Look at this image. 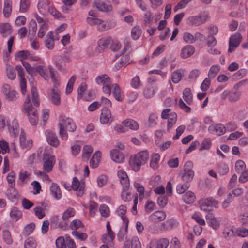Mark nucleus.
<instances>
[{
    "label": "nucleus",
    "instance_id": "46",
    "mask_svg": "<svg viewBox=\"0 0 248 248\" xmlns=\"http://www.w3.org/2000/svg\"><path fill=\"white\" fill-rule=\"evenodd\" d=\"M23 111L28 114H29L31 112H33L34 110H36V109L33 108L32 104L31 103L30 97L28 96L23 105Z\"/></svg>",
    "mask_w": 248,
    "mask_h": 248
},
{
    "label": "nucleus",
    "instance_id": "39",
    "mask_svg": "<svg viewBox=\"0 0 248 248\" xmlns=\"http://www.w3.org/2000/svg\"><path fill=\"white\" fill-rule=\"evenodd\" d=\"M36 71L39 73L40 75L45 80H48L50 78L49 70L43 65H39L36 67Z\"/></svg>",
    "mask_w": 248,
    "mask_h": 248
},
{
    "label": "nucleus",
    "instance_id": "64",
    "mask_svg": "<svg viewBox=\"0 0 248 248\" xmlns=\"http://www.w3.org/2000/svg\"><path fill=\"white\" fill-rule=\"evenodd\" d=\"M192 218L195 220L198 224L204 226L205 224V220L202 218V215L200 212H196L192 216Z\"/></svg>",
    "mask_w": 248,
    "mask_h": 248
},
{
    "label": "nucleus",
    "instance_id": "45",
    "mask_svg": "<svg viewBox=\"0 0 248 248\" xmlns=\"http://www.w3.org/2000/svg\"><path fill=\"white\" fill-rule=\"evenodd\" d=\"M183 74V70H176L173 72L171 75V79L174 83H178L181 80Z\"/></svg>",
    "mask_w": 248,
    "mask_h": 248
},
{
    "label": "nucleus",
    "instance_id": "24",
    "mask_svg": "<svg viewBox=\"0 0 248 248\" xmlns=\"http://www.w3.org/2000/svg\"><path fill=\"white\" fill-rule=\"evenodd\" d=\"M51 6L49 0H39L37 3V9L40 14L46 15Z\"/></svg>",
    "mask_w": 248,
    "mask_h": 248
},
{
    "label": "nucleus",
    "instance_id": "7",
    "mask_svg": "<svg viewBox=\"0 0 248 248\" xmlns=\"http://www.w3.org/2000/svg\"><path fill=\"white\" fill-rule=\"evenodd\" d=\"M53 61L56 67L63 74L67 73V70L64 68L63 65L69 63L71 61L70 58L67 55L62 54L57 55L53 58Z\"/></svg>",
    "mask_w": 248,
    "mask_h": 248
},
{
    "label": "nucleus",
    "instance_id": "23",
    "mask_svg": "<svg viewBox=\"0 0 248 248\" xmlns=\"http://www.w3.org/2000/svg\"><path fill=\"white\" fill-rule=\"evenodd\" d=\"M17 71L18 76L20 77V86L21 92L25 94L26 92V80L24 77V73L23 68L20 65H17L16 67Z\"/></svg>",
    "mask_w": 248,
    "mask_h": 248
},
{
    "label": "nucleus",
    "instance_id": "9",
    "mask_svg": "<svg viewBox=\"0 0 248 248\" xmlns=\"http://www.w3.org/2000/svg\"><path fill=\"white\" fill-rule=\"evenodd\" d=\"M218 203V201L212 197L202 198L199 201L200 209L204 211H207L212 207L217 208Z\"/></svg>",
    "mask_w": 248,
    "mask_h": 248
},
{
    "label": "nucleus",
    "instance_id": "62",
    "mask_svg": "<svg viewBox=\"0 0 248 248\" xmlns=\"http://www.w3.org/2000/svg\"><path fill=\"white\" fill-rule=\"evenodd\" d=\"M36 241L32 237H29L27 239L24 243V248H36Z\"/></svg>",
    "mask_w": 248,
    "mask_h": 248
},
{
    "label": "nucleus",
    "instance_id": "5",
    "mask_svg": "<svg viewBox=\"0 0 248 248\" xmlns=\"http://www.w3.org/2000/svg\"><path fill=\"white\" fill-rule=\"evenodd\" d=\"M183 99L186 103L185 104L182 99H179L178 102L179 107L186 112H189L191 108L188 106L193 101V96L189 88H185L183 91Z\"/></svg>",
    "mask_w": 248,
    "mask_h": 248
},
{
    "label": "nucleus",
    "instance_id": "40",
    "mask_svg": "<svg viewBox=\"0 0 248 248\" xmlns=\"http://www.w3.org/2000/svg\"><path fill=\"white\" fill-rule=\"evenodd\" d=\"M48 70H49L50 75L51 76V80L54 83V85L57 87L60 84V78L58 73L56 72L52 66H48Z\"/></svg>",
    "mask_w": 248,
    "mask_h": 248
},
{
    "label": "nucleus",
    "instance_id": "31",
    "mask_svg": "<svg viewBox=\"0 0 248 248\" xmlns=\"http://www.w3.org/2000/svg\"><path fill=\"white\" fill-rule=\"evenodd\" d=\"M21 146L23 148H30L32 145V141L31 139H27L25 133L21 131L19 136Z\"/></svg>",
    "mask_w": 248,
    "mask_h": 248
},
{
    "label": "nucleus",
    "instance_id": "13",
    "mask_svg": "<svg viewBox=\"0 0 248 248\" xmlns=\"http://www.w3.org/2000/svg\"><path fill=\"white\" fill-rule=\"evenodd\" d=\"M205 218L208 225L213 230H217L220 228V217H216L213 213L209 212L205 216Z\"/></svg>",
    "mask_w": 248,
    "mask_h": 248
},
{
    "label": "nucleus",
    "instance_id": "2",
    "mask_svg": "<svg viewBox=\"0 0 248 248\" xmlns=\"http://www.w3.org/2000/svg\"><path fill=\"white\" fill-rule=\"evenodd\" d=\"M149 152L143 150L132 155L129 159V165L135 171H139L142 165L145 164L149 159Z\"/></svg>",
    "mask_w": 248,
    "mask_h": 248
},
{
    "label": "nucleus",
    "instance_id": "63",
    "mask_svg": "<svg viewBox=\"0 0 248 248\" xmlns=\"http://www.w3.org/2000/svg\"><path fill=\"white\" fill-rule=\"evenodd\" d=\"M220 70V66L217 65H214L211 67L208 72V77L210 78H213L217 75Z\"/></svg>",
    "mask_w": 248,
    "mask_h": 248
},
{
    "label": "nucleus",
    "instance_id": "37",
    "mask_svg": "<svg viewBox=\"0 0 248 248\" xmlns=\"http://www.w3.org/2000/svg\"><path fill=\"white\" fill-rule=\"evenodd\" d=\"M10 216L14 221H17L22 217V213L17 207H13L10 211Z\"/></svg>",
    "mask_w": 248,
    "mask_h": 248
},
{
    "label": "nucleus",
    "instance_id": "43",
    "mask_svg": "<svg viewBox=\"0 0 248 248\" xmlns=\"http://www.w3.org/2000/svg\"><path fill=\"white\" fill-rule=\"evenodd\" d=\"M134 187L139 193L140 200H143L145 196H149L150 193L147 192L145 193L144 187L140 184L139 183H135Z\"/></svg>",
    "mask_w": 248,
    "mask_h": 248
},
{
    "label": "nucleus",
    "instance_id": "25",
    "mask_svg": "<svg viewBox=\"0 0 248 248\" xmlns=\"http://www.w3.org/2000/svg\"><path fill=\"white\" fill-rule=\"evenodd\" d=\"M166 217V214L163 211H156L153 213L149 217V220L152 222L157 223L164 220Z\"/></svg>",
    "mask_w": 248,
    "mask_h": 248
},
{
    "label": "nucleus",
    "instance_id": "26",
    "mask_svg": "<svg viewBox=\"0 0 248 248\" xmlns=\"http://www.w3.org/2000/svg\"><path fill=\"white\" fill-rule=\"evenodd\" d=\"M110 156L111 160L116 163H123L124 160V155L116 149H114L110 151Z\"/></svg>",
    "mask_w": 248,
    "mask_h": 248
},
{
    "label": "nucleus",
    "instance_id": "36",
    "mask_svg": "<svg viewBox=\"0 0 248 248\" xmlns=\"http://www.w3.org/2000/svg\"><path fill=\"white\" fill-rule=\"evenodd\" d=\"M30 174L27 171L21 170L18 176V184L22 185L28 183Z\"/></svg>",
    "mask_w": 248,
    "mask_h": 248
},
{
    "label": "nucleus",
    "instance_id": "61",
    "mask_svg": "<svg viewBox=\"0 0 248 248\" xmlns=\"http://www.w3.org/2000/svg\"><path fill=\"white\" fill-rule=\"evenodd\" d=\"M83 227L81 221L78 219L73 220L70 224V228L73 231H76L77 230Z\"/></svg>",
    "mask_w": 248,
    "mask_h": 248
},
{
    "label": "nucleus",
    "instance_id": "38",
    "mask_svg": "<svg viewBox=\"0 0 248 248\" xmlns=\"http://www.w3.org/2000/svg\"><path fill=\"white\" fill-rule=\"evenodd\" d=\"M11 32L12 28L10 24L7 23H0V33L3 37L9 35Z\"/></svg>",
    "mask_w": 248,
    "mask_h": 248
},
{
    "label": "nucleus",
    "instance_id": "59",
    "mask_svg": "<svg viewBox=\"0 0 248 248\" xmlns=\"http://www.w3.org/2000/svg\"><path fill=\"white\" fill-rule=\"evenodd\" d=\"M142 31L140 27L136 26L133 27L131 30V36L134 40H137L139 39L141 34Z\"/></svg>",
    "mask_w": 248,
    "mask_h": 248
},
{
    "label": "nucleus",
    "instance_id": "4",
    "mask_svg": "<svg viewBox=\"0 0 248 248\" xmlns=\"http://www.w3.org/2000/svg\"><path fill=\"white\" fill-rule=\"evenodd\" d=\"M95 81L96 83L102 87L104 93L108 96L111 95V80L109 76L104 74L97 76Z\"/></svg>",
    "mask_w": 248,
    "mask_h": 248
},
{
    "label": "nucleus",
    "instance_id": "27",
    "mask_svg": "<svg viewBox=\"0 0 248 248\" xmlns=\"http://www.w3.org/2000/svg\"><path fill=\"white\" fill-rule=\"evenodd\" d=\"M107 233L103 236L102 241L103 243H108L111 242L115 237V234L111 229L109 222L106 224Z\"/></svg>",
    "mask_w": 248,
    "mask_h": 248
},
{
    "label": "nucleus",
    "instance_id": "17",
    "mask_svg": "<svg viewBox=\"0 0 248 248\" xmlns=\"http://www.w3.org/2000/svg\"><path fill=\"white\" fill-rule=\"evenodd\" d=\"M94 5L98 10L102 12H110L113 9L109 0H95Z\"/></svg>",
    "mask_w": 248,
    "mask_h": 248
},
{
    "label": "nucleus",
    "instance_id": "11",
    "mask_svg": "<svg viewBox=\"0 0 248 248\" xmlns=\"http://www.w3.org/2000/svg\"><path fill=\"white\" fill-rule=\"evenodd\" d=\"M192 166L193 163L191 161H187L185 164L184 172L182 175V180L188 183L192 180L194 176V171L190 169Z\"/></svg>",
    "mask_w": 248,
    "mask_h": 248
},
{
    "label": "nucleus",
    "instance_id": "44",
    "mask_svg": "<svg viewBox=\"0 0 248 248\" xmlns=\"http://www.w3.org/2000/svg\"><path fill=\"white\" fill-rule=\"evenodd\" d=\"M160 155L157 153H153L151 155L150 165L154 170H156L158 168L159 161L160 160Z\"/></svg>",
    "mask_w": 248,
    "mask_h": 248
},
{
    "label": "nucleus",
    "instance_id": "53",
    "mask_svg": "<svg viewBox=\"0 0 248 248\" xmlns=\"http://www.w3.org/2000/svg\"><path fill=\"white\" fill-rule=\"evenodd\" d=\"M30 55V52L28 50H21L17 52L15 55L16 60L22 61L23 60L28 59Z\"/></svg>",
    "mask_w": 248,
    "mask_h": 248
},
{
    "label": "nucleus",
    "instance_id": "1",
    "mask_svg": "<svg viewBox=\"0 0 248 248\" xmlns=\"http://www.w3.org/2000/svg\"><path fill=\"white\" fill-rule=\"evenodd\" d=\"M58 127L59 134L62 140H67L68 138L67 131L73 132L76 131L77 126L73 120L65 115H60L58 117Z\"/></svg>",
    "mask_w": 248,
    "mask_h": 248
},
{
    "label": "nucleus",
    "instance_id": "58",
    "mask_svg": "<svg viewBox=\"0 0 248 248\" xmlns=\"http://www.w3.org/2000/svg\"><path fill=\"white\" fill-rule=\"evenodd\" d=\"M35 215L37 217L41 219L43 218L46 215L45 210L41 206H36L33 208Z\"/></svg>",
    "mask_w": 248,
    "mask_h": 248
},
{
    "label": "nucleus",
    "instance_id": "33",
    "mask_svg": "<svg viewBox=\"0 0 248 248\" xmlns=\"http://www.w3.org/2000/svg\"><path fill=\"white\" fill-rule=\"evenodd\" d=\"M14 38L13 36L10 37L7 42V50L4 52L3 61L6 63L10 59V56L11 53L12 46L14 43Z\"/></svg>",
    "mask_w": 248,
    "mask_h": 248
},
{
    "label": "nucleus",
    "instance_id": "34",
    "mask_svg": "<svg viewBox=\"0 0 248 248\" xmlns=\"http://www.w3.org/2000/svg\"><path fill=\"white\" fill-rule=\"evenodd\" d=\"M50 190L52 195L56 199L59 200L62 197V192L59 185L56 183H52L50 186Z\"/></svg>",
    "mask_w": 248,
    "mask_h": 248
},
{
    "label": "nucleus",
    "instance_id": "48",
    "mask_svg": "<svg viewBox=\"0 0 248 248\" xmlns=\"http://www.w3.org/2000/svg\"><path fill=\"white\" fill-rule=\"evenodd\" d=\"M7 197L11 201L13 202H16L19 197L18 192L15 188H12L8 190Z\"/></svg>",
    "mask_w": 248,
    "mask_h": 248
},
{
    "label": "nucleus",
    "instance_id": "52",
    "mask_svg": "<svg viewBox=\"0 0 248 248\" xmlns=\"http://www.w3.org/2000/svg\"><path fill=\"white\" fill-rule=\"evenodd\" d=\"M93 151V147L91 145H85L84 146L82 151V158L84 160H87L90 156Z\"/></svg>",
    "mask_w": 248,
    "mask_h": 248
},
{
    "label": "nucleus",
    "instance_id": "14",
    "mask_svg": "<svg viewBox=\"0 0 248 248\" xmlns=\"http://www.w3.org/2000/svg\"><path fill=\"white\" fill-rule=\"evenodd\" d=\"M2 93L4 95L5 98L10 101H15L16 99L18 96L17 92L11 89V87L8 84H5L2 88Z\"/></svg>",
    "mask_w": 248,
    "mask_h": 248
},
{
    "label": "nucleus",
    "instance_id": "41",
    "mask_svg": "<svg viewBox=\"0 0 248 248\" xmlns=\"http://www.w3.org/2000/svg\"><path fill=\"white\" fill-rule=\"evenodd\" d=\"M12 2L11 0H4V7H3V16L5 18L10 17L12 11Z\"/></svg>",
    "mask_w": 248,
    "mask_h": 248
},
{
    "label": "nucleus",
    "instance_id": "35",
    "mask_svg": "<svg viewBox=\"0 0 248 248\" xmlns=\"http://www.w3.org/2000/svg\"><path fill=\"white\" fill-rule=\"evenodd\" d=\"M122 124L125 127L132 130H137L139 129L138 123L131 119H127L122 122Z\"/></svg>",
    "mask_w": 248,
    "mask_h": 248
},
{
    "label": "nucleus",
    "instance_id": "60",
    "mask_svg": "<svg viewBox=\"0 0 248 248\" xmlns=\"http://www.w3.org/2000/svg\"><path fill=\"white\" fill-rule=\"evenodd\" d=\"M31 99L32 102L35 106H38L40 104V101L38 98V93L37 90L35 88H32L31 91Z\"/></svg>",
    "mask_w": 248,
    "mask_h": 248
},
{
    "label": "nucleus",
    "instance_id": "18",
    "mask_svg": "<svg viewBox=\"0 0 248 248\" xmlns=\"http://www.w3.org/2000/svg\"><path fill=\"white\" fill-rule=\"evenodd\" d=\"M242 40V36L239 33L232 35L229 40L228 52H232L239 45Z\"/></svg>",
    "mask_w": 248,
    "mask_h": 248
},
{
    "label": "nucleus",
    "instance_id": "51",
    "mask_svg": "<svg viewBox=\"0 0 248 248\" xmlns=\"http://www.w3.org/2000/svg\"><path fill=\"white\" fill-rule=\"evenodd\" d=\"M27 115L30 124L33 126L36 125L38 122V116L37 110H34L33 112H31Z\"/></svg>",
    "mask_w": 248,
    "mask_h": 248
},
{
    "label": "nucleus",
    "instance_id": "20",
    "mask_svg": "<svg viewBox=\"0 0 248 248\" xmlns=\"http://www.w3.org/2000/svg\"><path fill=\"white\" fill-rule=\"evenodd\" d=\"M8 126L10 134L13 138L16 137L19 132L22 131L19 128L17 121L15 119L9 122Z\"/></svg>",
    "mask_w": 248,
    "mask_h": 248
},
{
    "label": "nucleus",
    "instance_id": "57",
    "mask_svg": "<svg viewBox=\"0 0 248 248\" xmlns=\"http://www.w3.org/2000/svg\"><path fill=\"white\" fill-rule=\"evenodd\" d=\"M2 238L7 244L10 245L13 243L11 234L9 230H5L3 231Z\"/></svg>",
    "mask_w": 248,
    "mask_h": 248
},
{
    "label": "nucleus",
    "instance_id": "15",
    "mask_svg": "<svg viewBox=\"0 0 248 248\" xmlns=\"http://www.w3.org/2000/svg\"><path fill=\"white\" fill-rule=\"evenodd\" d=\"M127 209V208L126 206L124 205H121L117 208L116 211V214L121 217V218L123 222V224L124 227L125 232H126L127 231V228L129 224V219L125 216Z\"/></svg>",
    "mask_w": 248,
    "mask_h": 248
},
{
    "label": "nucleus",
    "instance_id": "42",
    "mask_svg": "<svg viewBox=\"0 0 248 248\" xmlns=\"http://www.w3.org/2000/svg\"><path fill=\"white\" fill-rule=\"evenodd\" d=\"M183 199L185 203L190 204L193 203L195 201L196 196L193 192L188 191L184 194Z\"/></svg>",
    "mask_w": 248,
    "mask_h": 248
},
{
    "label": "nucleus",
    "instance_id": "22",
    "mask_svg": "<svg viewBox=\"0 0 248 248\" xmlns=\"http://www.w3.org/2000/svg\"><path fill=\"white\" fill-rule=\"evenodd\" d=\"M117 176L123 187L129 188L130 182L126 171L121 169L117 171Z\"/></svg>",
    "mask_w": 248,
    "mask_h": 248
},
{
    "label": "nucleus",
    "instance_id": "6",
    "mask_svg": "<svg viewBox=\"0 0 248 248\" xmlns=\"http://www.w3.org/2000/svg\"><path fill=\"white\" fill-rule=\"evenodd\" d=\"M163 119H167V130L170 131L177 121V116L175 112L171 111L170 108L164 109L161 115Z\"/></svg>",
    "mask_w": 248,
    "mask_h": 248
},
{
    "label": "nucleus",
    "instance_id": "10",
    "mask_svg": "<svg viewBox=\"0 0 248 248\" xmlns=\"http://www.w3.org/2000/svg\"><path fill=\"white\" fill-rule=\"evenodd\" d=\"M209 18L208 14L205 12L201 13L197 16H191L187 18V22L192 25H200Z\"/></svg>",
    "mask_w": 248,
    "mask_h": 248
},
{
    "label": "nucleus",
    "instance_id": "49",
    "mask_svg": "<svg viewBox=\"0 0 248 248\" xmlns=\"http://www.w3.org/2000/svg\"><path fill=\"white\" fill-rule=\"evenodd\" d=\"M75 210L72 207H69L66 209L62 215V218L63 220H68L75 215Z\"/></svg>",
    "mask_w": 248,
    "mask_h": 248
},
{
    "label": "nucleus",
    "instance_id": "54",
    "mask_svg": "<svg viewBox=\"0 0 248 248\" xmlns=\"http://www.w3.org/2000/svg\"><path fill=\"white\" fill-rule=\"evenodd\" d=\"M16 172L14 171L10 172L7 176V181L9 186L13 188L16 185Z\"/></svg>",
    "mask_w": 248,
    "mask_h": 248
},
{
    "label": "nucleus",
    "instance_id": "55",
    "mask_svg": "<svg viewBox=\"0 0 248 248\" xmlns=\"http://www.w3.org/2000/svg\"><path fill=\"white\" fill-rule=\"evenodd\" d=\"M246 166L245 162L242 160H237L235 164V170L237 173L245 170Z\"/></svg>",
    "mask_w": 248,
    "mask_h": 248
},
{
    "label": "nucleus",
    "instance_id": "29",
    "mask_svg": "<svg viewBox=\"0 0 248 248\" xmlns=\"http://www.w3.org/2000/svg\"><path fill=\"white\" fill-rule=\"evenodd\" d=\"M195 52L194 47L191 45L184 46L180 52V56L183 59H186L192 56Z\"/></svg>",
    "mask_w": 248,
    "mask_h": 248
},
{
    "label": "nucleus",
    "instance_id": "50",
    "mask_svg": "<svg viewBox=\"0 0 248 248\" xmlns=\"http://www.w3.org/2000/svg\"><path fill=\"white\" fill-rule=\"evenodd\" d=\"M156 248H167L169 244V240L166 238L154 240Z\"/></svg>",
    "mask_w": 248,
    "mask_h": 248
},
{
    "label": "nucleus",
    "instance_id": "19",
    "mask_svg": "<svg viewBox=\"0 0 248 248\" xmlns=\"http://www.w3.org/2000/svg\"><path fill=\"white\" fill-rule=\"evenodd\" d=\"M72 188L74 191H77V194L79 196H82L84 192L85 183L83 180L79 181L78 178L74 177L72 182Z\"/></svg>",
    "mask_w": 248,
    "mask_h": 248
},
{
    "label": "nucleus",
    "instance_id": "16",
    "mask_svg": "<svg viewBox=\"0 0 248 248\" xmlns=\"http://www.w3.org/2000/svg\"><path fill=\"white\" fill-rule=\"evenodd\" d=\"M45 135L48 143L52 146L57 147L60 145V141L56 134L51 130H46Z\"/></svg>",
    "mask_w": 248,
    "mask_h": 248
},
{
    "label": "nucleus",
    "instance_id": "30",
    "mask_svg": "<svg viewBox=\"0 0 248 248\" xmlns=\"http://www.w3.org/2000/svg\"><path fill=\"white\" fill-rule=\"evenodd\" d=\"M111 92L113 97L116 100L118 101H121L122 100L123 94L121 89L118 84L114 83L111 85Z\"/></svg>",
    "mask_w": 248,
    "mask_h": 248
},
{
    "label": "nucleus",
    "instance_id": "3",
    "mask_svg": "<svg viewBox=\"0 0 248 248\" xmlns=\"http://www.w3.org/2000/svg\"><path fill=\"white\" fill-rule=\"evenodd\" d=\"M86 21L91 25H96L97 29L101 31H107L116 25L115 22L112 20H103L98 18L87 17Z\"/></svg>",
    "mask_w": 248,
    "mask_h": 248
},
{
    "label": "nucleus",
    "instance_id": "47",
    "mask_svg": "<svg viewBox=\"0 0 248 248\" xmlns=\"http://www.w3.org/2000/svg\"><path fill=\"white\" fill-rule=\"evenodd\" d=\"M76 79L77 78L75 75L71 76L69 78L68 83H67L65 91V93L66 95H68L72 93L73 90L74 84Z\"/></svg>",
    "mask_w": 248,
    "mask_h": 248
},
{
    "label": "nucleus",
    "instance_id": "12",
    "mask_svg": "<svg viewBox=\"0 0 248 248\" xmlns=\"http://www.w3.org/2000/svg\"><path fill=\"white\" fill-rule=\"evenodd\" d=\"M49 97L50 101L55 106H60L61 104V92L57 87L53 85L50 90Z\"/></svg>",
    "mask_w": 248,
    "mask_h": 248
},
{
    "label": "nucleus",
    "instance_id": "32",
    "mask_svg": "<svg viewBox=\"0 0 248 248\" xmlns=\"http://www.w3.org/2000/svg\"><path fill=\"white\" fill-rule=\"evenodd\" d=\"M101 155L102 154L101 152L99 151H96L94 153L90 161V165L91 167L93 168H96L98 166L101 160Z\"/></svg>",
    "mask_w": 248,
    "mask_h": 248
},
{
    "label": "nucleus",
    "instance_id": "8",
    "mask_svg": "<svg viewBox=\"0 0 248 248\" xmlns=\"http://www.w3.org/2000/svg\"><path fill=\"white\" fill-rule=\"evenodd\" d=\"M43 170L46 172L51 171L55 164L56 159L54 155L44 152L43 154Z\"/></svg>",
    "mask_w": 248,
    "mask_h": 248
},
{
    "label": "nucleus",
    "instance_id": "21",
    "mask_svg": "<svg viewBox=\"0 0 248 248\" xmlns=\"http://www.w3.org/2000/svg\"><path fill=\"white\" fill-rule=\"evenodd\" d=\"M208 130L211 134L221 136L226 132V127L222 124H213L209 126Z\"/></svg>",
    "mask_w": 248,
    "mask_h": 248
},
{
    "label": "nucleus",
    "instance_id": "56",
    "mask_svg": "<svg viewBox=\"0 0 248 248\" xmlns=\"http://www.w3.org/2000/svg\"><path fill=\"white\" fill-rule=\"evenodd\" d=\"M157 89L151 87L146 88L143 91V94L146 98H151L155 93Z\"/></svg>",
    "mask_w": 248,
    "mask_h": 248
},
{
    "label": "nucleus",
    "instance_id": "28",
    "mask_svg": "<svg viewBox=\"0 0 248 248\" xmlns=\"http://www.w3.org/2000/svg\"><path fill=\"white\" fill-rule=\"evenodd\" d=\"M111 118V113L109 108H103L102 109L100 121L102 124H105L109 122Z\"/></svg>",
    "mask_w": 248,
    "mask_h": 248
}]
</instances>
